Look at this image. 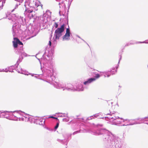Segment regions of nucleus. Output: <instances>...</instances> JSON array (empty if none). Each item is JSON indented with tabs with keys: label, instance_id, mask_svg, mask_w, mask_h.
I'll return each mask as SVG.
<instances>
[{
	"label": "nucleus",
	"instance_id": "1",
	"mask_svg": "<svg viewBox=\"0 0 148 148\" xmlns=\"http://www.w3.org/2000/svg\"><path fill=\"white\" fill-rule=\"evenodd\" d=\"M6 18L9 20H11L12 21H14L12 28V31L13 36H20L25 37L27 36L31 35L27 39H29L36 36L38 33L39 30L38 27L36 25L31 26L30 29L29 27L28 29L27 27L21 25L24 23L25 21V19L23 17L19 16L17 14H11L10 12H8L6 13Z\"/></svg>",
	"mask_w": 148,
	"mask_h": 148
},
{
	"label": "nucleus",
	"instance_id": "2",
	"mask_svg": "<svg viewBox=\"0 0 148 148\" xmlns=\"http://www.w3.org/2000/svg\"><path fill=\"white\" fill-rule=\"evenodd\" d=\"M48 54L47 55L50 59L48 60L45 58H44L45 54V52L42 56V58L40 59H38L39 60L41 66V70L43 74L45 75L48 81H46L48 82H52L56 80V78L53 75L54 70L53 69L52 64V59L54 53V49L53 48H49L47 50Z\"/></svg>",
	"mask_w": 148,
	"mask_h": 148
},
{
	"label": "nucleus",
	"instance_id": "3",
	"mask_svg": "<svg viewBox=\"0 0 148 148\" xmlns=\"http://www.w3.org/2000/svg\"><path fill=\"white\" fill-rule=\"evenodd\" d=\"M103 125L102 124H98L95 125L93 123L90 127V130L95 135H103V138L104 141L106 140V139H110V144L112 146H115L116 148L119 147L121 148L123 144V142L120 140L119 137L114 136L109 131L105 128H102Z\"/></svg>",
	"mask_w": 148,
	"mask_h": 148
},
{
	"label": "nucleus",
	"instance_id": "4",
	"mask_svg": "<svg viewBox=\"0 0 148 148\" xmlns=\"http://www.w3.org/2000/svg\"><path fill=\"white\" fill-rule=\"evenodd\" d=\"M14 36V40L12 41L13 46L15 49V52L19 55V57H27L28 55L23 51V44L22 42L16 37Z\"/></svg>",
	"mask_w": 148,
	"mask_h": 148
},
{
	"label": "nucleus",
	"instance_id": "5",
	"mask_svg": "<svg viewBox=\"0 0 148 148\" xmlns=\"http://www.w3.org/2000/svg\"><path fill=\"white\" fill-rule=\"evenodd\" d=\"M68 12H67L66 16L65 17V20L63 23H62L60 27L58 28L55 31L54 36L56 37V39L58 40L60 37L61 36L63 32H64L66 26L68 24Z\"/></svg>",
	"mask_w": 148,
	"mask_h": 148
},
{
	"label": "nucleus",
	"instance_id": "6",
	"mask_svg": "<svg viewBox=\"0 0 148 148\" xmlns=\"http://www.w3.org/2000/svg\"><path fill=\"white\" fill-rule=\"evenodd\" d=\"M125 47H124V46L123 48L122 49L121 51L119 53V55L120 58L119 59L118 65L116 67V69L115 70V67H113L112 68V70L103 72V74H104V76L105 77H106V76L107 77H109L111 75L114 74L115 73H116L117 72V69L118 68L119 66V64L120 62L121 59L122 55L123 54V50L124 49Z\"/></svg>",
	"mask_w": 148,
	"mask_h": 148
},
{
	"label": "nucleus",
	"instance_id": "7",
	"mask_svg": "<svg viewBox=\"0 0 148 148\" xmlns=\"http://www.w3.org/2000/svg\"><path fill=\"white\" fill-rule=\"evenodd\" d=\"M53 82L55 83H53L54 86L57 88L63 89V90L66 89L69 91H75V87L71 84H67L65 85L64 87V86H62L60 84L57 82L56 80Z\"/></svg>",
	"mask_w": 148,
	"mask_h": 148
},
{
	"label": "nucleus",
	"instance_id": "8",
	"mask_svg": "<svg viewBox=\"0 0 148 148\" xmlns=\"http://www.w3.org/2000/svg\"><path fill=\"white\" fill-rule=\"evenodd\" d=\"M84 60L87 65L93 64L97 60L96 57L95 55H87L85 56Z\"/></svg>",
	"mask_w": 148,
	"mask_h": 148
},
{
	"label": "nucleus",
	"instance_id": "9",
	"mask_svg": "<svg viewBox=\"0 0 148 148\" xmlns=\"http://www.w3.org/2000/svg\"><path fill=\"white\" fill-rule=\"evenodd\" d=\"M23 59V57H19L16 64L14 65L8 67V70L5 71V72H8V71L11 72H14L13 71L14 70H15L17 71V69H18V67L19 63L22 61Z\"/></svg>",
	"mask_w": 148,
	"mask_h": 148
},
{
	"label": "nucleus",
	"instance_id": "10",
	"mask_svg": "<svg viewBox=\"0 0 148 148\" xmlns=\"http://www.w3.org/2000/svg\"><path fill=\"white\" fill-rule=\"evenodd\" d=\"M24 6L25 7V10L24 12V14L25 16L26 17H27L30 19L33 18L34 19L35 18L34 17L35 16L32 13L33 11L32 9H30L31 8H32V7H29H29H27L26 6V3H25Z\"/></svg>",
	"mask_w": 148,
	"mask_h": 148
},
{
	"label": "nucleus",
	"instance_id": "11",
	"mask_svg": "<svg viewBox=\"0 0 148 148\" xmlns=\"http://www.w3.org/2000/svg\"><path fill=\"white\" fill-rule=\"evenodd\" d=\"M15 111H9L8 113L6 114L4 118H6L10 120L15 121H18V117L13 114V113H14Z\"/></svg>",
	"mask_w": 148,
	"mask_h": 148
},
{
	"label": "nucleus",
	"instance_id": "12",
	"mask_svg": "<svg viewBox=\"0 0 148 148\" xmlns=\"http://www.w3.org/2000/svg\"><path fill=\"white\" fill-rule=\"evenodd\" d=\"M95 75L94 77L88 78L87 80L83 82L84 85H86L89 84L92 82L95 81L97 79L99 78L100 77V75L97 73L95 74Z\"/></svg>",
	"mask_w": 148,
	"mask_h": 148
},
{
	"label": "nucleus",
	"instance_id": "13",
	"mask_svg": "<svg viewBox=\"0 0 148 148\" xmlns=\"http://www.w3.org/2000/svg\"><path fill=\"white\" fill-rule=\"evenodd\" d=\"M68 27L66 28V32L65 35L62 37V39L63 40H70V37L72 35V34L70 32V29L69 25V24L68 25Z\"/></svg>",
	"mask_w": 148,
	"mask_h": 148
},
{
	"label": "nucleus",
	"instance_id": "14",
	"mask_svg": "<svg viewBox=\"0 0 148 148\" xmlns=\"http://www.w3.org/2000/svg\"><path fill=\"white\" fill-rule=\"evenodd\" d=\"M60 10L59 12V14L60 16L62 15L64 16L65 13H66V8L65 3L62 4H59Z\"/></svg>",
	"mask_w": 148,
	"mask_h": 148
},
{
	"label": "nucleus",
	"instance_id": "15",
	"mask_svg": "<svg viewBox=\"0 0 148 148\" xmlns=\"http://www.w3.org/2000/svg\"><path fill=\"white\" fill-rule=\"evenodd\" d=\"M116 119H114V121L112 122V124L115 125H120L122 122H124L125 121L124 119L122 118H120L117 116H116Z\"/></svg>",
	"mask_w": 148,
	"mask_h": 148
},
{
	"label": "nucleus",
	"instance_id": "16",
	"mask_svg": "<svg viewBox=\"0 0 148 148\" xmlns=\"http://www.w3.org/2000/svg\"><path fill=\"white\" fill-rule=\"evenodd\" d=\"M75 91H83L84 90V87L80 83H78L75 86Z\"/></svg>",
	"mask_w": 148,
	"mask_h": 148
},
{
	"label": "nucleus",
	"instance_id": "17",
	"mask_svg": "<svg viewBox=\"0 0 148 148\" xmlns=\"http://www.w3.org/2000/svg\"><path fill=\"white\" fill-rule=\"evenodd\" d=\"M71 134H67L63 135L64 137H65L64 140L66 143V145H67L68 142L71 139Z\"/></svg>",
	"mask_w": 148,
	"mask_h": 148
},
{
	"label": "nucleus",
	"instance_id": "18",
	"mask_svg": "<svg viewBox=\"0 0 148 148\" xmlns=\"http://www.w3.org/2000/svg\"><path fill=\"white\" fill-rule=\"evenodd\" d=\"M106 115H109L110 116H109V120H110L111 119H112V120L113 121L114 119H116L115 113L112 112L110 111V113L106 114Z\"/></svg>",
	"mask_w": 148,
	"mask_h": 148
},
{
	"label": "nucleus",
	"instance_id": "19",
	"mask_svg": "<svg viewBox=\"0 0 148 148\" xmlns=\"http://www.w3.org/2000/svg\"><path fill=\"white\" fill-rule=\"evenodd\" d=\"M106 139V140L104 141H107L106 145V146L105 148H116L115 146H112L111 147V145L110 144V139ZM118 147L119 146H118ZM117 148H119V147H117Z\"/></svg>",
	"mask_w": 148,
	"mask_h": 148
},
{
	"label": "nucleus",
	"instance_id": "20",
	"mask_svg": "<svg viewBox=\"0 0 148 148\" xmlns=\"http://www.w3.org/2000/svg\"><path fill=\"white\" fill-rule=\"evenodd\" d=\"M27 116H24V117L25 118V121H29L31 123H34L35 117L32 118L31 117H29L28 115H27Z\"/></svg>",
	"mask_w": 148,
	"mask_h": 148
},
{
	"label": "nucleus",
	"instance_id": "21",
	"mask_svg": "<svg viewBox=\"0 0 148 148\" xmlns=\"http://www.w3.org/2000/svg\"><path fill=\"white\" fill-rule=\"evenodd\" d=\"M17 71L18 72V73L24 74L25 75H29V73L26 71L23 70L21 68H20V71L18 70V69H17Z\"/></svg>",
	"mask_w": 148,
	"mask_h": 148
},
{
	"label": "nucleus",
	"instance_id": "22",
	"mask_svg": "<svg viewBox=\"0 0 148 148\" xmlns=\"http://www.w3.org/2000/svg\"><path fill=\"white\" fill-rule=\"evenodd\" d=\"M53 119H55L57 122L55 126L54 129H53L54 131H55L59 127L60 121L59 119L57 117H54Z\"/></svg>",
	"mask_w": 148,
	"mask_h": 148
},
{
	"label": "nucleus",
	"instance_id": "23",
	"mask_svg": "<svg viewBox=\"0 0 148 148\" xmlns=\"http://www.w3.org/2000/svg\"><path fill=\"white\" fill-rule=\"evenodd\" d=\"M80 119L78 118H76L74 120L71 121L70 122L68 123V124H70L71 123H79V122L80 121Z\"/></svg>",
	"mask_w": 148,
	"mask_h": 148
},
{
	"label": "nucleus",
	"instance_id": "24",
	"mask_svg": "<svg viewBox=\"0 0 148 148\" xmlns=\"http://www.w3.org/2000/svg\"><path fill=\"white\" fill-rule=\"evenodd\" d=\"M36 75H37V76L34 75V77L36 78L40 79L43 80H44L43 79L41 78V77L43 76L45 77V75L43 74V73H42V74L38 75L37 74Z\"/></svg>",
	"mask_w": 148,
	"mask_h": 148
},
{
	"label": "nucleus",
	"instance_id": "25",
	"mask_svg": "<svg viewBox=\"0 0 148 148\" xmlns=\"http://www.w3.org/2000/svg\"><path fill=\"white\" fill-rule=\"evenodd\" d=\"M8 112H9V111H1L0 114V117L4 118L5 115L6 114L8 113Z\"/></svg>",
	"mask_w": 148,
	"mask_h": 148
},
{
	"label": "nucleus",
	"instance_id": "26",
	"mask_svg": "<svg viewBox=\"0 0 148 148\" xmlns=\"http://www.w3.org/2000/svg\"><path fill=\"white\" fill-rule=\"evenodd\" d=\"M34 123L36 124H39L40 125V123L39 117H38L36 116L35 117V119L34 122Z\"/></svg>",
	"mask_w": 148,
	"mask_h": 148
},
{
	"label": "nucleus",
	"instance_id": "27",
	"mask_svg": "<svg viewBox=\"0 0 148 148\" xmlns=\"http://www.w3.org/2000/svg\"><path fill=\"white\" fill-rule=\"evenodd\" d=\"M58 25L59 24L58 23L55 22L53 26L52 31L55 29L56 28H57V29L58 28Z\"/></svg>",
	"mask_w": 148,
	"mask_h": 148
},
{
	"label": "nucleus",
	"instance_id": "28",
	"mask_svg": "<svg viewBox=\"0 0 148 148\" xmlns=\"http://www.w3.org/2000/svg\"><path fill=\"white\" fill-rule=\"evenodd\" d=\"M44 120V119L39 118L40 123V125L43 126V127H44V125H45V120Z\"/></svg>",
	"mask_w": 148,
	"mask_h": 148
},
{
	"label": "nucleus",
	"instance_id": "29",
	"mask_svg": "<svg viewBox=\"0 0 148 148\" xmlns=\"http://www.w3.org/2000/svg\"><path fill=\"white\" fill-rule=\"evenodd\" d=\"M101 114H103L101 113L96 114H95L93 115V116H90V117L91 118V119H92V118H96L97 117H99L100 115H101Z\"/></svg>",
	"mask_w": 148,
	"mask_h": 148
},
{
	"label": "nucleus",
	"instance_id": "30",
	"mask_svg": "<svg viewBox=\"0 0 148 148\" xmlns=\"http://www.w3.org/2000/svg\"><path fill=\"white\" fill-rule=\"evenodd\" d=\"M57 39H56V37L55 38H54V37H53V41L52 43V45L53 47H55L57 44Z\"/></svg>",
	"mask_w": 148,
	"mask_h": 148
},
{
	"label": "nucleus",
	"instance_id": "31",
	"mask_svg": "<svg viewBox=\"0 0 148 148\" xmlns=\"http://www.w3.org/2000/svg\"><path fill=\"white\" fill-rule=\"evenodd\" d=\"M73 0H69L68 4V9L67 10V12H69V9L70 7L72 2Z\"/></svg>",
	"mask_w": 148,
	"mask_h": 148
},
{
	"label": "nucleus",
	"instance_id": "32",
	"mask_svg": "<svg viewBox=\"0 0 148 148\" xmlns=\"http://www.w3.org/2000/svg\"><path fill=\"white\" fill-rule=\"evenodd\" d=\"M130 123L129 124H127V125H131L135 124H140L141 123L140 122H138L136 121H135L133 123H130Z\"/></svg>",
	"mask_w": 148,
	"mask_h": 148
},
{
	"label": "nucleus",
	"instance_id": "33",
	"mask_svg": "<svg viewBox=\"0 0 148 148\" xmlns=\"http://www.w3.org/2000/svg\"><path fill=\"white\" fill-rule=\"evenodd\" d=\"M148 119V116L147 117H145L144 118H138L137 119V120L144 121H145L144 120L145 119ZM146 123L148 125V123Z\"/></svg>",
	"mask_w": 148,
	"mask_h": 148
},
{
	"label": "nucleus",
	"instance_id": "34",
	"mask_svg": "<svg viewBox=\"0 0 148 148\" xmlns=\"http://www.w3.org/2000/svg\"><path fill=\"white\" fill-rule=\"evenodd\" d=\"M35 5L37 7H38L40 5L41 6V8H42L43 6V5L39 1H38L36 2H35Z\"/></svg>",
	"mask_w": 148,
	"mask_h": 148
},
{
	"label": "nucleus",
	"instance_id": "35",
	"mask_svg": "<svg viewBox=\"0 0 148 148\" xmlns=\"http://www.w3.org/2000/svg\"><path fill=\"white\" fill-rule=\"evenodd\" d=\"M62 114V115H61L60 116V117H68V116H67V114H66V115H65V113H60V112H59V113H56V114Z\"/></svg>",
	"mask_w": 148,
	"mask_h": 148
},
{
	"label": "nucleus",
	"instance_id": "36",
	"mask_svg": "<svg viewBox=\"0 0 148 148\" xmlns=\"http://www.w3.org/2000/svg\"><path fill=\"white\" fill-rule=\"evenodd\" d=\"M57 141L60 142L61 143H62L64 145H66V143L65 141L64 140H60L59 139H58Z\"/></svg>",
	"mask_w": 148,
	"mask_h": 148
},
{
	"label": "nucleus",
	"instance_id": "37",
	"mask_svg": "<svg viewBox=\"0 0 148 148\" xmlns=\"http://www.w3.org/2000/svg\"><path fill=\"white\" fill-rule=\"evenodd\" d=\"M148 43V40H146L145 41H144L143 42H136V43Z\"/></svg>",
	"mask_w": 148,
	"mask_h": 148
},
{
	"label": "nucleus",
	"instance_id": "38",
	"mask_svg": "<svg viewBox=\"0 0 148 148\" xmlns=\"http://www.w3.org/2000/svg\"><path fill=\"white\" fill-rule=\"evenodd\" d=\"M20 3H19L18 4H16V5H15V7L11 11V12H13V11L15 9H16L18 7V6L19 5H20Z\"/></svg>",
	"mask_w": 148,
	"mask_h": 148
},
{
	"label": "nucleus",
	"instance_id": "39",
	"mask_svg": "<svg viewBox=\"0 0 148 148\" xmlns=\"http://www.w3.org/2000/svg\"><path fill=\"white\" fill-rule=\"evenodd\" d=\"M80 130L74 132L73 133V134L74 135L76 134L80 133Z\"/></svg>",
	"mask_w": 148,
	"mask_h": 148
},
{
	"label": "nucleus",
	"instance_id": "40",
	"mask_svg": "<svg viewBox=\"0 0 148 148\" xmlns=\"http://www.w3.org/2000/svg\"><path fill=\"white\" fill-rule=\"evenodd\" d=\"M19 119V121H25V118L24 117V118H20V117H18V119Z\"/></svg>",
	"mask_w": 148,
	"mask_h": 148
},
{
	"label": "nucleus",
	"instance_id": "41",
	"mask_svg": "<svg viewBox=\"0 0 148 148\" xmlns=\"http://www.w3.org/2000/svg\"><path fill=\"white\" fill-rule=\"evenodd\" d=\"M77 37H78V38L81 39V40H83L85 42L87 45H88V46H89V45H88V44L83 39H82L78 35H77Z\"/></svg>",
	"mask_w": 148,
	"mask_h": 148
},
{
	"label": "nucleus",
	"instance_id": "42",
	"mask_svg": "<svg viewBox=\"0 0 148 148\" xmlns=\"http://www.w3.org/2000/svg\"><path fill=\"white\" fill-rule=\"evenodd\" d=\"M69 121V119H67L66 118H64L62 119V121H65L66 122H68Z\"/></svg>",
	"mask_w": 148,
	"mask_h": 148
},
{
	"label": "nucleus",
	"instance_id": "43",
	"mask_svg": "<svg viewBox=\"0 0 148 148\" xmlns=\"http://www.w3.org/2000/svg\"><path fill=\"white\" fill-rule=\"evenodd\" d=\"M5 1H2V5L0 6V10L2 9V8L3 6V4L4 3H5Z\"/></svg>",
	"mask_w": 148,
	"mask_h": 148
},
{
	"label": "nucleus",
	"instance_id": "44",
	"mask_svg": "<svg viewBox=\"0 0 148 148\" xmlns=\"http://www.w3.org/2000/svg\"><path fill=\"white\" fill-rule=\"evenodd\" d=\"M15 111V112H21V113H20V114H21V115H23V116L24 117V116H23V114H25V113L24 112H23L21 110H19V111Z\"/></svg>",
	"mask_w": 148,
	"mask_h": 148
},
{
	"label": "nucleus",
	"instance_id": "45",
	"mask_svg": "<svg viewBox=\"0 0 148 148\" xmlns=\"http://www.w3.org/2000/svg\"><path fill=\"white\" fill-rule=\"evenodd\" d=\"M131 43H130V42L127 43L124 46V47H125L126 46H128L131 45Z\"/></svg>",
	"mask_w": 148,
	"mask_h": 148
},
{
	"label": "nucleus",
	"instance_id": "46",
	"mask_svg": "<svg viewBox=\"0 0 148 148\" xmlns=\"http://www.w3.org/2000/svg\"><path fill=\"white\" fill-rule=\"evenodd\" d=\"M48 45H49V47H51L52 45V43L51 41V40L50 39V40H49V43L48 44Z\"/></svg>",
	"mask_w": 148,
	"mask_h": 148
},
{
	"label": "nucleus",
	"instance_id": "47",
	"mask_svg": "<svg viewBox=\"0 0 148 148\" xmlns=\"http://www.w3.org/2000/svg\"><path fill=\"white\" fill-rule=\"evenodd\" d=\"M130 43H132V44H131V45H134V44H135L136 43V42L134 41H132V40L130 41Z\"/></svg>",
	"mask_w": 148,
	"mask_h": 148
},
{
	"label": "nucleus",
	"instance_id": "48",
	"mask_svg": "<svg viewBox=\"0 0 148 148\" xmlns=\"http://www.w3.org/2000/svg\"><path fill=\"white\" fill-rule=\"evenodd\" d=\"M107 121H109V116H106L104 118Z\"/></svg>",
	"mask_w": 148,
	"mask_h": 148
},
{
	"label": "nucleus",
	"instance_id": "49",
	"mask_svg": "<svg viewBox=\"0 0 148 148\" xmlns=\"http://www.w3.org/2000/svg\"><path fill=\"white\" fill-rule=\"evenodd\" d=\"M45 128H46L47 130H50V129L48 127H47L46 126V125H44V127H43Z\"/></svg>",
	"mask_w": 148,
	"mask_h": 148
},
{
	"label": "nucleus",
	"instance_id": "50",
	"mask_svg": "<svg viewBox=\"0 0 148 148\" xmlns=\"http://www.w3.org/2000/svg\"><path fill=\"white\" fill-rule=\"evenodd\" d=\"M29 75H31L32 76L34 77V75H37V74H35L34 73H29Z\"/></svg>",
	"mask_w": 148,
	"mask_h": 148
},
{
	"label": "nucleus",
	"instance_id": "51",
	"mask_svg": "<svg viewBox=\"0 0 148 148\" xmlns=\"http://www.w3.org/2000/svg\"><path fill=\"white\" fill-rule=\"evenodd\" d=\"M64 1H62L61 2H60L59 3V4H62L63 3H64Z\"/></svg>",
	"mask_w": 148,
	"mask_h": 148
},
{
	"label": "nucleus",
	"instance_id": "52",
	"mask_svg": "<svg viewBox=\"0 0 148 148\" xmlns=\"http://www.w3.org/2000/svg\"><path fill=\"white\" fill-rule=\"evenodd\" d=\"M6 71H5V69H3L2 70L1 69H0V72H5Z\"/></svg>",
	"mask_w": 148,
	"mask_h": 148
},
{
	"label": "nucleus",
	"instance_id": "53",
	"mask_svg": "<svg viewBox=\"0 0 148 148\" xmlns=\"http://www.w3.org/2000/svg\"><path fill=\"white\" fill-rule=\"evenodd\" d=\"M48 12L50 14H51V12L49 10H47L46 11V13H47Z\"/></svg>",
	"mask_w": 148,
	"mask_h": 148
},
{
	"label": "nucleus",
	"instance_id": "54",
	"mask_svg": "<svg viewBox=\"0 0 148 148\" xmlns=\"http://www.w3.org/2000/svg\"><path fill=\"white\" fill-rule=\"evenodd\" d=\"M54 116H51V115H50L48 118H53Z\"/></svg>",
	"mask_w": 148,
	"mask_h": 148
},
{
	"label": "nucleus",
	"instance_id": "55",
	"mask_svg": "<svg viewBox=\"0 0 148 148\" xmlns=\"http://www.w3.org/2000/svg\"><path fill=\"white\" fill-rule=\"evenodd\" d=\"M98 118H99V119H103L104 118V117H101V116H100V115L98 117Z\"/></svg>",
	"mask_w": 148,
	"mask_h": 148
},
{
	"label": "nucleus",
	"instance_id": "56",
	"mask_svg": "<svg viewBox=\"0 0 148 148\" xmlns=\"http://www.w3.org/2000/svg\"><path fill=\"white\" fill-rule=\"evenodd\" d=\"M44 16L45 17L44 19H45V17H46L45 14H43V17H42L43 20H44Z\"/></svg>",
	"mask_w": 148,
	"mask_h": 148
},
{
	"label": "nucleus",
	"instance_id": "57",
	"mask_svg": "<svg viewBox=\"0 0 148 148\" xmlns=\"http://www.w3.org/2000/svg\"><path fill=\"white\" fill-rule=\"evenodd\" d=\"M60 114H56V116H57V117H60V115H59Z\"/></svg>",
	"mask_w": 148,
	"mask_h": 148
},
{
	"label": "nucleus",
	"instance_id": "58",
	"mask_svg": "<svg viewBox=\"0 0 148 148\" xmlns=\"http://www.w3.org/2000/svg\"><path fill=\"white\" fill-rule=\"evenodd\" d=\"M28 6H29V7H30V6H29V5H28ZM31 7H32V8H30V9H32V10H33V9L34 8L33 7H32V6H31Z\"/></svg>",
	"mask_w": 148,
	"mask_h": 148
},
{
	"label": "nucleus",
	"instance_id": "59",
	"mask_svg": "<svg viewBox=\"0 0 148 148\" xmlns=\"http://www.w3.org/2000/svg\"><path fill=\"white\" fill-rule=\"evenodd\" d=\"M122 126H127V125H127V124H126V125H125V124H122L121 125Z\"/></svg>",
	"mask_w": 148,
	"mask_h": 148
},
{
	"label": "nucleus",
	"instance_id": "60",
	"mask_svg": "<svg viewBox=\"0 0 148 148\" xmlns=\"http://www.w3.org/2000/svg\"><path fill=\"white\" fill-rule=\"evenodd\" d=\"M5 71H7V70H8V68L5 69Z\"/></svg>",
	"mask_w": 148,
	"mask_h": 148
},
{
	"label": "nucleus",
	"instance_id": "61",
	"mask_svg": "<svg viewBox=\"0 0 148 148\" xmlns=\"http://www.w3.org/2000/svg\"><path fill=\"white\" fill-rule=\"evenodd\" d=\"M56 1H60L61 0H56Z\"/></svg>",
	"mask_w": 148,
	"mask_h": 148
},
{
	"label": "nucleus",
	"instance_id": "62",
	"mask_svg": "<svg viewBox=\"0 0 148 148\" xmlns=\"http://www.w3.org/2000/svg\"><path fill=\"white\" fill-rule=\"evenodd\" d=\"M119 87L121 88V86H120V85H119Z\"/></svg>",
	"mask_w": 148,
	"mask_h": 148
},
{
	"label": "nucleus",
	"instance_id": "63",
	"mask_svg": "<svg viewBox=\"0 0 148 148\" xmlns=\"http://www.w3.org/2000/svg\"><path fill=\"white\" fill-rule=\"evenodd\" d=\"M3 0H0V2L2 1Z\"/></svg>",
	"mask_w": 148,
	"mask_h": 148
},
{
	"label": "nucleus",
	"instance_id": "64",
	"mask_svg": "<svg viewBox=\"0 0 148 148\" xmlns=\"http://www.w3.org/2000/svg\"><path fill=\"white\" fill-rule=\"evenodd\" d=\"M61 18H60V21H61Z\"/></svg>",
	"mask_w": 148,
	"mask_h": 148
}]
</instances>
